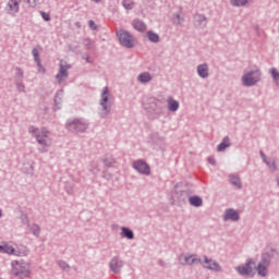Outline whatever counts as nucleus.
I'll return each mask as SVG.
<instances>
[{
    "label": "nucleus",
    "mask_w": 279,
    "mask_h": 279,
    "mask_svg": "<svg viewBox=\"0 0 279 279\" xmlns=\"http://www.w3.org/2000/svg\"><path fill=\"white\" fill-rule=\"evenodd\" d=\"M162 100L150 97L147 100V104H145V110H148V112H154L155 114H162Z\"/></svg>",
    "instance_id": "nucleus-7"
},
{
    "label": "nucleus",
    "mask_w": 279,
    "mask_h": 279,
    "mask_svg": "<svg viewBox=\"0 0 279 279\" xmlns=\"http://www.w3.org/2000/svg\"><path fill=\"white\" fill-rule=\"evenodd\" d=\"M222 219L223 221H239V219H241V215H239V210L234 208H228L225 210Z\"/></svg>",
    "instance_id": "nucleus-11"
},
{
    "label": "nucleus",
    "mask_w": 279,
    "mask_h": 279,
    "mask_svg": "<svg viewBox=\"0 0 279 279\" xmlns=\"http://www.w3.org/2000/svg\"><path fill=\"white\" fill-rule=\"evenodd\" d=\"M175 19H178L179 24L182 23V21H184V19L182 17V15H180V13L175 14Z\"/></svg>",
    "instance_id": "nucleus-51"
},
{
    "label": "nucleus",
    "mask_w": 279,
    "mask_h": 279,
    "mask_svg": "<svg viewBox=\"0 0 279 279\" xmlns=\"http://www.w3.org/2000/svg\"><path fill=\"white\" fill-rule=\"evenodd\" d=\"M121 236L122 239H129V241H133L134 239V231L128 227H122L121 228Z\"/></svg>",
    "instance_id": "nucleus-24"
},
{
    "label": "nucleus",
    "mask_w": 279,
    "mask_h": 279,
    "mask_svg": "<svg viewBox=\"0 0 279 279\" xmlns=\"http://www.w3.org/2000/svg\"><path fill=\"white\" fill-rule=\"evenodd\" d=\"M146 37L148 38L149 43H160V35L154 33V31H147Z\"/></svg>",
    "instance_id": "nucleus-26"
},
{
    "label": "nucleus",
    "mask_w": 279,
    "mask_h": 279,
    "mask_svg": "<svg viewBox=\"0 0 279 279\" xmlns=\"http://www.w3.org/2000/svg\"><path fill=\"white\" fill-rule=\"evenodd\" d=\"M229 183L231 186H234L239 191L243 189V183H241V177H239V174L236 173L229 174Z\"/></svg>",
    "instance_id": "nucleus-16"
},
{
    "label": "nucleus",
    "mask_w": 279,
    "mask_h": 279,
    "mask_svg": "<svg viewBox=\"0 0 279 279\" xmlns=\"http://www.w3.org/2000/svg\"><path fill=\"white\" fill-rule=\"evenodd\" d=\"M270 252H271V253L276 252V248H271Z\"/></svg>",
    "instance_id": "nucleus-59"
},
{
    "label": "nucleus",
    "mask_w": 279,
    "mask_h": 279,
    "mask_svg": "<svg viewBox=\"0 0 279 279\" xmlns=\"http://www.w3.org/2000/svg\"><path fill=\"white\" fill-rule=\"evenodd\" d=\"M207 25L208 19L206 17V15L202 13H196L194 15V27H196L197 29H204V27H206Z\"/></svg>",
    "instance_id": "nucleus-13"
},
{
    "label": "nucleus",
    "mask_w": 279,
    "mask_h": 279,
    "mask_svg": "<svg viewBox=\"0 0 279 279\" xmlns=\"http://www.w3.org/2000/svg\"><path fill=\"white\" fill-rule=\"evenodd\" d=\"M132 26L137 32H145V29H147V25L145 24V22H143V20H138V19L133 20Z\"/></svg>",
    "instance_id": "nucleus-21"
},
{
    "label": "nucleus",
    "mask_w": 279,
    "mask_h": 279,
    "mask_svg": "<svg viewBox=\"0 0 279 279\" xmlns=\"http://www.w3.org/2000/svg\"><path fill=\"white\" fill-rule=\"evenodd\" d=\"M23 70L21 68H15V82H23Z\"/></svg>",
    "instance_id": "nucleus-33"
},
{
    "label": "nucleus",
    "mask_w": 279,
    "mask_h": 279,
    "mask_svg": "<svg viewBox=\"0 0 279 279\" xmlns=\"http://www.w3.org/2000/svg\"><path fill=\"white\" fill-rule=\"evenodd\" d=\"M32 56H33L35 62H37L39 64L40 52H38V48H33Z\"/></svg>",
    "instance_id": "nucleus-37"
},
{
    "label": "nucleus",
    "mask_w": 279,
    "mask_h": 279,
    "mask_svg": "<svg viewBox=\"0 0 279 279\" xmlns=\"http://www.w3.org/2000/svg\"><path fill=\"white\" fill-rule=\"evenodd\" d=\"M132 167L141 175H151V167L143 159L134 161Z\"/></svg>",
    "instance_id": "nucleus-8"
},
{
    "label": "nucleus",
    "mask_w": 279,
    "mask_h": 279,
    "mask_svg": "<svg viewBox=\"0 0 279 279\" xmlns=\"http://www.w3.org/2000/svg\"><path fill=\"white\" fill-rule=\"evenodd\" d=\"M58 265H59V267H60L61 269H63L64 271H66V269L70 268V266L68 265V263L64 262V260H59Z\"/></svg>",
    "instance_id": "nucleus-44"
},
{
    "label": "nucleus",
    "mask_w": 279,
    "mask_h": 279,
    "mask_svg": "<svg viewBox=\"0 0 279 279\" xmlns=\"http://www.w3.org/2000/svg\"><path fill=\"white\" fill-rule=\"evenodd\" d=\"M21 1L23 0H9L5 8L7 13L11 16H16L19 10H21Z\"/></svg>",
    "instance_id": "nucleus-10"
},
{
    "label": "nucleus",
    "mask_w": 279,
    "mask_h": 279,
    "mask_svg": "<svg viewBox=\"0 0 279 279\" xmlns=\"http://www.w3.org/2000/svg\"><path fill=\"white\" fill-rule=\"evenodd\" d=\"M150 140L153 141V143H158V141H160V142L163 141V138L160 137V135H158V133H153V134L150 135Z\"/></svg>",
    "instance_id": "nucleus-41"
},
{
    "label": "nucleus",
    "mask_w": 279,
    "mask_h": 279,
    "mask_svg": "<svg viewBox=\"0 0 279 279\" xmlns=\"http://www.w3.org/2000/svg\"><path fill=\"white\" fill-rule=\"evenodd\" d=\"M108 95H110V89L108 86H105L102 88L101 95H100V102L102 110L105 111V114H110V111L112 110V107L108 105Z\"/></svg>",
    "instance_id": "nucleus-9"
},
{
    "label": "nucleus",
    "mask_w": 279,
    "mask_h": 279,
    "mask_svg": "<svg viewBox=\"0 0 279 279\" xmlns=\"http://www.w3.org/2000/svg\"><path fill=\"white\" fill-rule=\"evenodd\" d=\"M202 266L204 269H209L210 271H221V266H219V263L208 258V256H204Z\"/></svg>",
    "instance_id": "nucleus-12"
},
{
    "label": "nucleus",
    "mask_w": 279,
    "mask_h": 279,
    "mask_svg": "<svg viewBox=\"0 0 279 279\" xmlns=\"http://www.w3.org/2000/svg\"><path fill=\"white\" fill-rule=\"evenodd\" d=\"M265 165H267L268 168H270L272 171H276V160L266 159L264 160Z\"/></svg>",
    "instance_id": "nucleus-35"
},
{
    "label": "nucleus",
    "mask_w": 279,
    "mask_h": 279,
    "mask_svg": "<svg viewBox=\"0 0 279 279\" xmlns=\"http://www.w3.org/2000/svg\"><path fill=\"white\" fill-rule=\"evenodd\" d=\"M168 110L170 112H178L180 110V102L178 100L173 99L172 97L168 98Z\"/></svg>",
    "instance_id": "nucleus-19"
},
{
    "label": "nucleus",
    "mask_w": 279,
    "mask_h": 279,
    "mask_svg": "<svg viewBox=\"0 0 279 279\" xmlns=\"http://www.w3.org/2000/svg\"><path fill=\"white\" fill-rule=\"evenodd\" d=\"M36 64H37L39 71H43V73H45L46 70H45V66H43V63L40 62V59H39V63L36 62Z\"/></svg>",
    "instance_id": "nucleus-48"
},
{
    "label": "nucleus",
    "mask_w": 279,
    "mask_h": 279,
    "mask_svg": "<svg viewBox=\"0 0 279 279\" xmlns=\"http://www.w3.org/2000/svg\"><path fill=\"white\" fill-rule=\"evenodd\" d=\"M24 3L28 4V8H36V5H38V1L40 0H22Z\"/></svg>",
    "instance_id": "nucleus-39"
},
{
    "label": "nucleus",
    "mask_w": 279,
    "mask_h": 279,
    "mask_svg": "<svg viewBox=\"0 0 279 279\" xmlns=\"http://www.w3.org/2000/svg\"><path fill=\"white\" fill-rule=\"evenodd\" d=\"M117 37L119 43L125 49H133L134 47V36L130 32L121 29L117 32Z\"/></svg>",
    "instance_id": "nucleus-4"
},
{
    "label": "nucleus",
    "mask_w": 279,
    "mask_h": 279,
    "mask_svg": "<svg viewBox=\"0 0 279 279\" xmlns=\"http://www.w3.org/2000/svg\"><path fill=\"white\" fill-rule=\"evenodd\" d=\"M90 123L84 118L69 119L65 123V129L72 134H84L88 130Z\"/></svg>",
    "instance_id": "nucleus-1"
},
{
    "label": "nucleus",
    "mask_w": 279,
    "mask_h": 279,
    "mask_svg": "<svg viewBox=\"0 0 279 279\" xmlns=\"http://www.w3.org/2000/svg\"><path fill=\"white\" fill-rule=\"evenodd\" d=\"M28 230L29 232H32V234H34V236H36L38 239V236H40V226L33 223V225H28Z\"/></svg>",
    "instance_id": "nucleus-28"
},
{
    "label": "nucleus",
    "mask_w": 279,
    "mask_h": 279,
    "mask_svg": "<svg viewBox=\"0 0 279 279\" xmlns=\"http://www.w3.org/2000/svg\"><path fill=\"white\" fill-rule=\"evenodd\" d=\"M75 27H82V24L80 22H76Z\"/></svg>",
    "instance_id": "nucleus-54"
},
{
    "label": "nucleus",
    "mask_w": 279,
    "mask_h": 279,
    "mask_svg": "<svg viewBox=\"0 0 279 279\" xmlns=\"http://www.w3.org/2000/svg\"><path fill=\"white\" fill-rule=\"evenodd\" d=\"M159 265L162 267L165 265V262H162V259H159Z\"/></svg>",
    "instance_id": "nucleus-55"
},
{
    "label": "nucleus",
    "mask_w": 279,
    "mask_h": 279,
    "mask_svg": "<svg viewBox=\"0 0 279 279\" xmlns=\"http://www.w3.org/2000/svg\"><path fill=\"white\" fill-rule=\"evenodd\" d=\"M271 258H274L272 253H269V252L263 253L259 264L266 265V267H269L271 265Z\"/></svg>",
    "instance_id": "nucleus-23"
},
{
    "label": "nucleus",
    "mask_w": 279,
    "mask_h": 279,
    "mask_svg": "<svg viewBox=\"0 0 279 279\" xmlns=\"http://www.w3.org/2000/svg\"><path fill=\"white\" fill-rule=\"evenodd\" d=\"M182 265H203L202 258H199L197 255H185L184 256V263Z\"/></svg>",
    "instance_id": "nucleus-15"
},
{
    "label": "nucleus",
    "mask_w": 279,
    "mask_h": 279,
    "mask_svg": "<svg viewBox=\"0 0 279 279\" xmlns=\"http://www.w3.org/2000/svg\"><path fill=\"white\" fill-rule=\"evenodd\" d=\"M276 182H277V184L279 186V175L277 177Z\"/></svg>",
    "instance_id": "nucleus-57"
},
{
    "label": "nucleus",
    "mask_w": 279,
    "mask_h": 279,
    "mask_svg": "<svg viewBox=\"0 0 279 279\" xmlns=\"http://www.w3.org/2000/svg\"><path fill=\"white\" fill-rule=\"evenodd\" d=\"M101 162H104L105 167H113V165L117 163V159H114V157L109 156V157H105L101 159Z\"/></svg>",
    "instance_id": "nucleus-29"
},
{
    "label": "nucleus",
    "mask_w": 279,
    "mask_h": 279,
    "mask_svg": "<svg viewBox=\"0 0 279 279\" xmlns=\"http://www.w3.org/2000/svg\"><path fill=\"white\" fill-rule=\"evenodd\" d=\"M39 14H40L41 19L44 21H46V23H49V21H51V15L49 13H47L45 11H40Z\"/></svg>",
    "instance_id": "nucleus-40"
},
{
    "label": "nucleus",
    "mask_w": 279,
    "mask_h": 279,
    "mask_svg": "<svg viewBox=\"0 0 279 279\" xmlns=\"http://www.w3.org/2000/svg\"><path fill=\"white\" fill-rule=\"evenodd\" d=\"M20 219L24 226H29V218L27 217V214H22Z\"/></svg>",
    "instance_id": "nucleus-42"
},
{
    "label": "nucleus",
    "mask_w": 279,
    "mask_h": 279,
    "mask_svg": "<svg viewBox=\"0 0 279 279\" xmlns=\"http://www.w3.org/2000/svg\"><path fill=\"white\" fill-rule=\"evenodd\" d=\"M15 86L19 93H25V84H23V81H16Z\"/></svg>",
    "instance_id": "nucleus-38"
},
{
    "label": "nucleus",
    "mask_w": 279,
    "mask_h": 279,
    "mask_svg": "<svg viewBox=\"0 0 279 279\" xmlns=\"http://www.w3.org/2000/svg\"><path fill=\"white\" fill-rule=\"evenodd\" d=\"M83 58V60H85L86 62H87V64H93V60H90V57H82Z\"/></svg>",
    "instance_id": "nucleus-49"
},
{
    "label": "nucleus",
    "mask_w": 279,
    "mask_h": 279,
    "mask_svg": "<svg viewBox=\"0 0 279 279\" xmlns=\"http://www.w3.org/2000/svg\"><path fill=\"white\" fill-rule=\"evenodd\" d=\"M197 74L203 80H206V77H208V63H202V64L197 65Z\"/></svg>",
    "instance_id": "nucleus-20"
},
{
    "label": "nucleus",
    "mask_w": 279,
    "mask_h": 279,
    "mask_svg": "<svg viewBox=\"0 0 279 279\" xmlns=\"http://www.w3.org/2000/svg\"><path fill=\"white\" fill-rule=\"evenodd\" d=\"M94 3H101V0H92Z\"/></svg>",
    "instance_id": "nucleus-56"
},
{
    "label": "nucleus",
    "mask_w": 279,
    "mask_h": 279,
    "mask_svg": "<svg viewBox=\"0 0 279 279\" xmlns=\"http://www.w3.org/2000/svg\"><path fill=\"white\" fill-rule=\"evenodd\" d=\"M3 217V211L0 209V219Z\"/></svg>",
    "instance_id": "nucleus-58"
},
{
    "label": "nucleus",
    "mask_w": 279,
    "mask_h": 279,
    "mask_svg": "<svg viewBox=\"0 0 279 279\" xmlns=\"http://www.w3.org/2000/svg\"><path fill=\"white\" fill-rule=\"evenodd\" d=\"M263 77V72L258 66L248 68L245 70V73L242 76L243 86H256Z\"/></svg>",
    "instance_id": "nucleus-2"
},
{
    "label": "nucleus",
    "mask_w": 279,
    "mask_h": 279,
    "mask_svg": "<svg viewBox=\"0 0 279 279\" xmlns=\"http://www.w3.org/2000/svg\"><path fill=\"white\" fill-rule=\"evenodd\" d=\"M12 275L19 279L29 278L32 270L26 264H21L19 262H12Z\"/></svg>",
    "instance_id": "nucleus-3"
},
{
    "label": "nucleus",
    "mask_w": 279,
    "mask_h": 279,
    "mask_svg": "<svg viewBox=\"0 0 279 279\" xmlns=\"http://www.w3.org/2000/svg\"><path fill=\"white\" fill-rule=\"evenodd\" d=\"M122 7L124 8V10H134V2L130 0H123Z\"/></svg>",
    "instance_id": "nucleus-34"
},
{
    "label": "nucleus",
    "mask_w": 279,
    "mask_h": 279,
    "mask_svg": "<svg viewBox=\"0 0 279 279\" xmlns=\"http://www.w3.org/2000/svg\"><path fill=\"white\" fill-rule=\"evenodd\" d=\"M256 265L254 259H247L245 264L239 265L235 267V271L240 276H246L247 278H254V268L253 266Z\"/></svg>",
    "instance_id": "nucleus-5"
},
{
    "label": "nucleus",
    "mask_w": 279,
    "mask_h": 279,
    "mask_svg": "<svg viewBox=\"0 0 279 279\" xmlns=\"http://www.w3.org/2000/svg\"><path fill=\"white\" fill-rule=\"evenodd\" d=\"M58 95H59V93H57L54 96V111L62 109V98H60V96H58Z\"/></svg>",
    "instance_id": "nucleus-32"
},
{
    "label": "nucleus",
    "mask_w": 279,
    "mask_h": 279,
    "mask_svg": "<svg viewBox=\"0 0 279 279\" xmlns=\"http://www.w3.org/2000/svg\"><path fill=\"white\" fill-rule=\"evenodd\" d=\"M230 3L233 8H243L247 5V0H231Z\"/></svg>",
    "instance_id": "nucleus-31"
},
{
    "label": "nucleus",
    "mask_w": 279,
    "mask_h": 279,
    "mask_svg": "<svg viewBox=\"0 0 279 279\" xmlns=\"http://www.w3.org/2000/svg\"><path fill=\"white\" fill-rule=\"evenodd\" d=\"M28 132L29 134H32V136H34L37 141V143L39 145H41V147H51V138H49V136H43L40 135V129L34 126V125H31L28 128Z\"/></svg>",
    "instance_id": "nucleus-6"
},
{
    "label": "nucleus",
    "mask_w": 279,
    "mask_h": 279,
    "mask_svg": "<svg viewBox=\"0 0 279 279\" xmlns=\"http://www.w3.org/2000/svg\"><path fill=\"white\" fill-rule=\"evenodd\" d=\"M189 204L190 206H194V208H199L204 206V199L198 195L190 196Z\"/></svg>",
    "instance_id": "nucleus-18"
},
{
    "label": "nucleus",
    "mask_w": 279,
    "mask_h": 279,
    "mask_svg": "<svg viewBox=\"0 0 279 279\" xmlns=\"http://www.w3.org/2000/svg\"><path fill=\"white\" fill-rule=\"evenodd\" d=\"M137 80L141 84H147L148 82H151V74H149V72H143L137 76Z\"/></svg>",
    "instance_id": "nucleus-27"
},
{
    "label": "nucleus",
    "mask_w": 279,
    "mask_h": 279,
    "mask_svg": "<svg viewBox=\"0 0 279 279\" xmlns=\"http://www.w3.org/2000/svg\"><path fill=\"white\" fill-rule=\"evenodd\" d=\"M268 73L271 75L272 77V82H275V84L278 86V82H279V72L278 69L276 68H270Z\"/></svg>",
    "instance_id": "nucleus-30"
},
{
    "label": "nucleus",
    "mask_w": 279,
    "mask_h": 279,
    "mask_svg": "<svg viewBox=\"0 0 279 279\" xmlns=\"http://www.w3.org/2000/svg\"><path fill=\"white\" fill-rule=\"evenodd\" d=\"M258 276H262V278L267 277V271L269 269V266H266L265 264L258 263V265L255 267Z\"/></svg>",
    "instance_id": "nucleus-25"
},
{
    "label": "nucleus",
    "mask_w": 279,
    "mask_h": 279,
    "mask_svg": "<svg viewBox=\"0 0 279 279\" xmlns=\"http://www.w3.org/2000/svg\"><path fill=\"white\" fill-rule=\"evenodd\" d=\"M83 45L85 46V49H87V51H90V49H93L95 46L93 45V41L88 38H85L83 40Z\"/></svg>",
    "instance_id": "nucleus-36"
},
{
    "label": "nucleus",
    "mask_w": 279,
    "mask_h": 279,
    "mask_svg": "<svg viewBox=\"0 0 279 279\" xmlns=\"http://www.w3.org/2000/svg\"><path fill=\"white\" fill-rule=\"evenodd\" d=\"M3 252H5V246L0 245V254H3Z\"/></svg>",
    "instance_id": "nucleus-53"
},
{
    "label": "nucleus",
    "mask_w": 279,
    "mask_h": 279,
    "mask_svg": "<svg viewBox=\"0 0 279 279\" xmlns=\"http://www.w3.org/2000/svg\"><path fill=\"white\" fill-rule=\"evenodd\" d=\"M15 252H16V250H14L12 246H4L3 254H12V255H14Z\"/></svg>",
    "instance_id": "nucleus-43"
},
{
    "label": "nucleus",
    "mask_w": 279,
    "mask_h": 279,
    "mask_svg": "<svg viewBox=\"0 0 279 279\" xmlns=\"http://www.w3.org/2000/svg\"><path fill=\"white\" fill-rule=\"evenodd\" d=\"M40 154H47V146L39 148Z\"/></svg>",
    "instance_id": "nucleus-52"
},
{
    "label": "nucleus",
    "mask_w": 279,
    "mask_h": 279,
    "mask_svg": "<svg viewBox=\"0 0 279 279\" xmlns=\"http://www.w3.org/2000/svg\"><path fill=\"white\" fill-rule=\"evenodd\" d=\"M88 27H90V29L93 31V32H97V24L95 23V21H93V20H89L88 21Z\"/></svg>",
    "instance_id": "nucleus-45"
},
{
    "label": "nucleus",
    "mask_w": 279,
    "mask_h": 279,
    "mask_svg": "<svg viewBox=\"0 0 279 279\" xmlns=\"http://www.w3.org/2000/svg\"><path fill=\"white\" fill-rule=\"evenodd\" d=\"M68 69H71V64H68V65L60 64V70L56 75V80H58L59 84H62V77H69Z\"/></svg>",
    "instance_id": "nucleus-17"
},
{
    "label": "nucleus",
    "mask_w": 279,
    "mask_h": 279,
    "mask_svg": "<svg viewBox=\"0 0 279 279\" xmlns=\"http://www.w3.org/2000/svg\"><path fill=\"white\" fill-rule=\"evenodd\" d=\"M40 136L47 137L49 136V130H47V128L43 126L39 131Z\"/></svg>",
    "instance_id": "nucleus-46"
},
{
    "label": "nucleus",
    "mask_w": 279,
    "mask_h": 279,
    "mask_svg": "<svg viewBox=\"0 0 279 279\" xmlns=\"http://www.w3.org/2000/svg\"><path fill=\"white\" fill-rule=\"evenodd\" d=\"M109 267L113 274H119L121 267H123V260L119 257H113L109 263Z\"/></svg>",
    "instance_id": "nucleus-14"
},
{
    "label": "nucleus",
    "mask_w": 279,
    "mask_h": 279,
    "mask_svg": "<svg viewBox=\"0 0 279 279\" xmlns=\"http://www.w3.org/2000/svg\"><path fill=\"white\" fill-rule=\"evenodd\" d=\"M232 143H230V137L225 136L221 141V143L217 146V151H226L228 147H230Z\"/></svg>",
    "instance_id": "nucleus-22"
},
{
    "label": "nucleus",
    "mask_w": 279,
    "mask_h": 279,
    "mask_svg": "<svg viewBox=\"0 0 279 279\" xmlns=\"http://www.w3.org/2000/svg\"><path fill=\"white\" fill-rule=\"evenodd\" d=\"M259 156L262 157L263 162H265V160L267 159V156L263 150L259 151Z\"/></svg>",
    "instance_id": "nucleus-50"
},
{
    "label": "nucleus",
    "mask_w": 279,
    "mask_h": 279,
    "mask_svg": "<svg viewBox=\"0 0 279 279\" xmlns=\"http://www.w3.org/2000/svg\"><path fill=\"white\" fill-rule=\"evenodd\" d=\"M207 162L209 165H211L213 167H215L217 165V160L213 156L207 157Z\"/></svg>",
    "instance_id": "nucleus-47"
}]
</instances>
